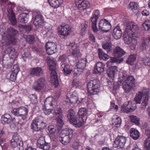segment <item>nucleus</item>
<instances>
[{
  "label": "nucleus",
  "mask_w": 150,
  "mask_h": 150,
  "mask_svg": "<svg viewBox=\"0 0 150 150\" xmlns=\"http://www.w3.org/2000/svg\"><path fill=\"white\" fill-rule=\"evenodd\" d=\"M117 60V59L114 57H111L110 59L107 62V64H111L112 63L115 62Z\"/></svg>",
  "instance_id": "obj_62"
},
{
  "label": "nucleus",
  "mask_w": 150,
  "mask_h": 150,
  "mask_svg": "<svg viewBox=\"0 0 150 150\" xmlns=\"http://www.w3.org/2000/svg\"><path fill=\"white\" fill-rule=\"evenodd\" d=\"M118 71L117 67L116 66H112L109 68L107 71V74L108 77L113 80L115 76Z\"/></svg>",
  "instance_id": "obj_25"
},
{
  "label": "nucleus",
  "mask_w": 150,
  "mask_h": 150,
  "mask_svg": "<svg viewBox=\"0 0 150 150\" xmlns=\"http://www.w3.org/2000/svg\"><path fill=\"white\" fill-rule=\"evenodd\" d=\"M33 17L35 16L33 24L37 28L41 27L44 23L43 17L40 11H34L33 13Z\"/></svg>",
  "instance_id": "obj_10"
},
{
  "label": "nucleus",
  "mask_w": 150,
  "mask_h": 150,
  "mask_svg": "<svg viewBox=\"0 0 150 150\" xmlns=\"http://www.w3.org/2000/svg\"><path fill=\"white\" fill-rule=\"evenodd\" d=\"M70 52H71L72 55L76 57L80 55V50L78 45L74 43H70L68 46Z\"/></svg>",
  "instance_id": "obj_23"
},
{
  "label": "nucleus",
  "mask_w": 150,
  "mask_h": 150,
  "mask_svg": "<svg viewBox=\"0 0 150 150\" xmlns=\"http://www.w3.org/2000/svg\"><path fill=\"white\" fill-rule=\"evenodd\" d=\"M19 69L18 65L17 64H15L13 66L12 71L17 74L18 71H19Z\"/></svg>",
  "instance_id": "obj_61"
},
{
  "label": "nucleus",
  "mask_w": 150,
  "mask_h": 150,
  "mask_svg": "<svg viewBox=\"0 0 150 150\" xmlns=\"http://www.w3.org/2000/svg\"><path fill=\"white\" fill-rule=\"evenodd\" d=\"M45 46L46 52L49 55L52 54L56 52L57 47L54 42H46Z\"/></svg>",
  "instance_id": "obj_22"
},
{
  "label": "nucleus",
  "mask_w": 150,
  "mask_h": 150,
  "mask_svg": "<svg viewBox=\"0 0 150 150\" xmlns=\"http://www.w3.org/2000/svg\"><path fill=\"white\" fill-rule=\"evenodd\" d=\"M45 81V80L44 79L39 78L33 83L32 87L34 89L38 91H44L46 88Z\"/></svg>",
  "instance_id": "obj_15"
},
{
  "label": "nucleus",
  "mask_w": 150,
  "mask_h": 150,
  "mask_svg": "<svg viewBox=\"0 0 150 150\" xmlns=\"http://www.w3.org/2000/svg\"><path fill=\"white\" fill-rule=\"evenodd\" d=\"M73 150H80L82 148L81 144L78 142H74L71 146Z\"/></svg>",
  "instance_id": "obj_46"
},
{
  "label": "nucleus",
  "mask_w": 150,
  "mask_h": 150,
  "mask_svg": "<svg viewBox=\"0 0 150 150\" xmlns=\"http://www.w3.org/2000/svg\"><path fill=\"white\" fill-rule=\"evenodd\" d=\"M42 117L39 116L33 120L31 126V128L35 131H38L44 128L46 124L42 120Z\"/></svg>",
  "instance_id": "obj_9"
},
{
  "label": "nucleus",
  "mask_w": 150,
  "mask_h": 150,
  "mask_svg": "<svg viewBox=\"0 0 150 150\" xmlns=\"http://www.w3.org/2000/svg\"><path fill=\"white\" fill-rule=\"evenodd\" d=\"M87 59L83 58L79 59L76 64V68L74 71V76H78L83 71L86 67Z\"/></svg>",
  "instance_id": "obj_12"
},
{
  "label": "nucleus",
  "mask_w": 150,
  "mask_h": 150,
  "mask_svg": "<svg viewBox=\"0 0 150 150\" xmlns=\"http://www.w3.org/2000/svg\"><path fill=\"white\" fill-rule=\"evenodd\" d=\"M136 60V57L134 55L130 56L127 61V62L129 64L132 65L133 62Z\"/></svg>",
  "instance_id": "obj_54"
},
{
  "label": "nucleus",
  "mask_w": 150,
  "mask_h": 150,
  "mask_svg": "<svg viewBox=\"0 0 150 150\" xmlns=\"http://www.w3.org/2000/svg\"><path fill=\"white\" fill-rule=\"evenodd\" d=\"M45 31L46 32L45 33V36L47 37H51L53 33V31L52 30V27L50 26H47L45 27Z\"/></svg>",
  "instance_id": "obj_45"
},
{
  "label": "nucleus",
  "mask_w": 150,
  "mask_h": 150,
  "mask_svg": "<svg viewBox=\"0 0 150 150\" xmlns=\"http://www.w3.org/2000/svg\"><path fill=\"white\" fill-rule=\"evenodd\" d=\"M48 130L49 131V134L50 137L55 138L58 136V130H57L56 127L53 125L50 126L48 127Z\"/></svg>",
  "instance_id": "obj_31"
},
{
  "label": "nucleus",
  "mask_w": 150,
  "mask_h": 150,
  "mask_svg": "<svg viewBox=\"0 0 150 150\" xmlns=\"http://www.w3.org/2000/svg\"><path fill=\"white\" fill-rule=\"evenodd\" d=\"M75 4L78 9L82 11H84L90 8V4L89 1L86 0H76Z\"/></svg>",
  "instance_id": "obj_19"
},
{
  "label": "nucleus",
  "mask_w": 150,
  "mask_h": 150,
  "mask_svg": "<svg viewBox=\"0 0 150 150\" xmlns=\"http://www.w3.org/2000/svg\"><path fill=\"white\" fill-rule=\"evenodd\" d=\"M121 118L117 115H114L112 118V122L113 125L115 127H118L120 126L121 123Z\"/></svg>",
  "instance_id": "obj_35"
},
{
  "label": "nucleus",
  "mask_w": 150,
  "mask_h": 150,
  "mask_svg": "<svg viewBox=\"0 0 150 150\" xmlns=\"http://www.w3.org/2000/svg\"><path fill=\"white\" fill-rule=\"evenodd\" d=\"M29 14L28 13L24 12L21 13L18 16V19L19 21L23 23H26L28 20Z\"/></svg>",
  "instance_id": "obj_33"
},
{
  "label": "nucleus",
  "mask_w": 150,
  "mask_h": 150,
  "mask_svg": "<svg viewBox=\"0 0 150 150\" xmlns=\"http://www.w3.org/2000/svg\"><path fill=\"white\" fill-rule=\"evenodd\" d=\"M42 69L40 67H37L32 68L30 69L29 74L31 76H39L43 74Z\"/></svg>",
  "instance_id": "obj_27"
},
{
  "label": "nucleus",
  "mask_w": 150,
  "mask_h": 150,
  "mask_svg": "<svg viewBox=\"0 0 150 150\" xmlns=\"http://www.w3.org/2000/svg\"><path fill=\"white\" fill-rule=\"evenodd\" d=\"M133 103L132 101H130L124 103L121 106V111L127 113L133 112L136 108V105Z\"/></svg>",
  "instance_id": "obj_16"
},
{
  "label": "nucleus",
  "mask_w": 150,
  "mask_h": 150,
  "mask_svg": "<svg viewBox=\"0 0 150 150\" xmlns=\"http://www.w3.org/2000/svg\"><path fill=\"white\" fill-rule=\"evenodd\" d=\"M72 137L68 135H66L60 134L59 140L63 144L67 145L69 142L70 139Z\"/></svg>",
  "instance_id": "obj_36"
},
{
  "label": "nucleus",
  "mask_w": 150,
  "mask_h": 150,
  "mask_svg": "<svg viewBox=\"0 0 150 150\" xmlns=\"http://www.w3.org/2000/svg\"><path fill=\"white\" fill-rule=\"evenodd\" d=\"M131 121L133 123H134L137 125H140L139 119L136 116L131 115L129 116Z\"/></svg>",
  "instance_id": "obj_47"
},
{
  "label": "nucleus",
  "mask_w": 150,
  "mask_h": 150,
  "mask_svg": "<svg viewBox=\"0 0 150 150\" xmlns=\"http://www.w3.org/2000/svg\"><path fill=\"white\" fill-rule=\"evenodd\" d=\"M50 6L54 8H57L62 3V0H48Z\"/></svg>",
  "instance_id": "obj_39"
},
{
  "label": "nucleus",
  "mask_w": 150,
  "mask_h": 150,
  "mask_svg": "<svg viewBox=\"0 0 150 150\" xmlns=\"http://www.w3.org/2000/svg\"><path fill=\"white\" fill-rule=\"evenodd\" d=\"M100 16L99 11L98 10H96L92 13V16L91 18L92 28L94 32H96L98 30L97 27V22L98 17Z\"/></svg>",
  "instance_id": "obj_18"
},
{
  "label": "nucleus",
  "mask_w": 150,
  "mask_h": 150,
  "mask_svg": "<svg viewBox=\"0 0 150 150\" xmlns=\"http://www.w3.org/2000/svg\"><path fill=\"white\" fill-rule=\"evenodd\" d=\"M72 28L69 25L66 24L60 25L57 28V31L59 35L67 36L69 35L71 31Z\"/></svg>",
  "instance_id": "obj_14"
},
{
  "label": "nucleus",
  "mask_w": 150,
  "mask_h": 150,
  "mask_svg": "<svg viewBox=\"0 0 150 150\" xmlns=\"http://www.w3.org/2000/svg\"><path fill=\"white\" fill-rule=\"evenodd\" d=\"M126 141L125 137L122 135H118L114 142L113 146L115 148H122L125 145Z\"/></svg>",
  "instance_id": "obj_20"
},
{
  "label": "nucleus",
  "mask_w": 150,
  "mask_h": 150,
  "mask_svg": "<svg viewBox=\"0 0 150 150\" xmlns=\"http://www.w3.org/2000/svg\"><path fill=\"white\" fill-rule=\"evenodd\" d=\"M59 60L61 62V64H67V56L65 55H63L61 56L59 58Z\"/></svg>",
  "instance_id": "obj_53"
},
{
  "label": "nucleus",
  "mask_w": 150,
  "mask_h": 150,
  "mask_svg": "<svg viewBox=\"0 0 150 150\" xmlns=\"http://www.w3.org/2000/svg\"><path fill=\"white\" fill-rule=\"evenodd\" d=\"M57 100L53 98L52 97H49L46 98L45 101V107H48V106H52L54 107L57 105Z\"/></svg>",
  "instance_id": "obj_26"
},
{
  "label": "nucleus",
  "mask_w": 150,
  "mask_h": 150,
  "mask_svg": "<svg viewBox=\"0 0 150 150\" xmlns=\"http://www.w3.org/2000/svg\"><path fill=\"white\" fill-rule=\"evenodd\" d=\"M132 150H141L136 143L134 144Z\"/></svg>",
  "instance_id": "obj_64"
},
{
  "label": "nucleus",
  "mask_w": 150,
  "mask_h": 150,
  "mask_svg": "<svg viewBox=\"0 0 150 150\" xmlns=\"http://www.w3.org/2000/svg\"><path fill=\"white\" fill-rule=\"evenodd\" d=\"M82 117H80L79 119H77L76 117H75L74 120H72L71 122H73L77 127H81L83 124L84 121L82 120Z\"/></svg>",
  "instance_id": "obj_41"
},
{
  "label": "nucleus",
  "mask_w": 150,
  "mask_h": 150,
  "mask_svg": "<svg viewBox=\"0 0 150 150\" xmlns=\"http://www.w3.org/2000/svg\"><path fill=\"white\" fill-rule=\"evenodd\" d=\"M125 53V52L122 49L117 47L115 49L113 54L116 58H119L123 55Z\"/></svg>",
  "instance_id": "obj_32"
},
{
  "label": "nucleus",
  "mask_w": 150,
  "mask_h": 150,
  "mask_svg": "<svg viewBox=\"0 0 150 150\" xmlns=\"http://www.w3.org/2000/svg\"><path fill=\"white\" fill-rule=\"evenodd\" d=\"M17 74L12 71V73L10 74V79L11 81H14L16 79Z\"/></svg>",
  "instance_id": "obj_59"
},
{
  "label": "nucleus",
  "mask_w": 150,
  "mask_h": 150,
  "mask_svg": "<svg viewBox=\"0 0 150 150\" xmlns=\"http://www.w3.org/2000/svg\"><path fill=\"white\" fill-rule=\"evenodd\" d=\"M88 23L87 21H85L81 23L79 26V30L81 35H84L86 33Z\"/></svg>",
  "instance_id": "obj_34"
},
{
  "label": "nucleus",
  "mask_w": 150,
  "mask_h": 150,
  "mask_svg": "<svg viewBox=\"0 0 150 150\" xmlns=\"http://www.w3.org/2000/svg\"><path fill=\"white\" fill-rule=\"evenodd\" d=\"M75 115V112L72 109H70L69 110V113L67 115V117L70 122L72 120L75 121V120H74L76 117Z\"/></svg>",
  "instance_id": "obj_44"
},
{
  "label": "nucleus",
  "mask_w": 150,
  "mask_h": 150,
  "mask_svg": "<svg viewBox=\"0 0 150 150\" xmlns=\"http://www.w3.org/2000/svg\"><path fill=\"white\" fill-rule=\"evenodd\" d=\"M18 27L20 30L22 29V30H25L27 33H29L31 30V28L30 26L28 25H19Z\"/></svg>",
  "instance_id": "obj_52"
},
{
  "label": "nucleus",
  "mask_w": 150,
  "mask_h": 150,
  "mask_svg": "<svg viewBox=\"0 0 150 150\" xmlns=\"http://www.w3.org/2000/svg\"><path fill=\"white\" fill-rule=\"evenodd\" d=\"M13 3L9 2L5 6L4 9L7 10L6 14L12 25H14L16 23V20L13 9L15 6Z\"/></svg>",
  "instance_id": "obj_8"
},
{
  "label": "nucleus",
  "mask_w": 150,
  "mask_h": 150,
  "mask_svg": "<svg viewBox=\"0 0 150 150\" xmlns=\"http://www.w3.org/2000/svg\"><path fill=\"white\" fill-rule=\"evenodd\" d=\"M45 113L47 115H50L52 112L55 118L57 120L56 126H57L59 129H60L63 126L64 123L62 120V112L60 108H57L54 110H52L49 109L45 108H43Z\"/></svg>",
  "instance_id": "obj_4"
},
{
  "label": "nucleus",
  "mask_w": 150,
  "mask_h": 150,
  "mask_svg": "<svg viewBox=\"0 0 150 150\" xmlns=\"http://www.w3.org/2000/svg\"><path fill=\"white\" fill-rule=\"evenodd\" d=\"M150 94L149 88L143 87L140 91L136 94L134 100L137 103L140 104L142 99L141 107L142 110L145 109L148 105L149 95Z\"/></svg>",
  "instance_id": "obj_3"
},
{
  "label": "nucleus",
  "mask_w": 150,
  "mask_h": 150,
  "mask_svg": "<svg viewBox=\"0 0 150 150\" xmlns=\"http://www.w3.org/2000/svg\"><path fill=\"white\" fill-rule=\"evenodd\" d=\"M98 51L99 56L100 59H103L106 61L109 58V56L107 54L105 53L102 50L99 49Z\"/></svg>",
  "instance_id": "obj_42"
},
{
  "label": "nucleus",
  "mask_w": 150,
  "mask_h": 150,
  "mask_svg": "<svg viewBox=\"0 0 150 150\" xmlns=\"http://www.w3.org/2000/svg\"><path fill=\"white\" fill-rule=\"evenodd\" d=\"M111 28L110 23L106 19H103L100 21L99 24V29L101 31L107 32Z\"/></svg>",
  "instance_id": "obj_21"
},
{
  "label": "nucleus",
  "mask_w": 150,
  "mask_h": 150,
  "mask_svg": "<svg viewBox=\"0 0 150 150\" xmlns=\"http://www.w3.org/2000/svg\"><path fill=\"white\" fill-rule=\"evenodd\" d=\"M50 70L51 71V83L55 85V87H57L59 85V82L55 70L57 67V61L54 59H52L49 60Z\"/></svg>",
  "instance_id": "obj_5"
},
{
  "label": "nucleus",
  "mask_w": 150,
  "mask_h": 150,
  "mask_svg": "<svg viewBox=\"0 0 150 150\" xmlns=\"http://www.w3.org/2000/svg\"><path fill=\"white\" fill-rule=\"evenodd\" d=\"M105 64L100 62H97L93 70V73L99 74L103 72L104 71Z\"/></svg>",
  "instance_id": "obj_28"
},
{
  "label": "nucleus",
  "mask_w": 150,
  "mask_h": 150,
  "mask_svg": "<svg viewBox=\"0 0 150 150\" xmlns=\"http://www.w3.org/2000/svg\"><path fill=\"white\" fill-rule=\"evenodd\" d=\"M142 61L144 65L148 66L150 65V58L146 57L142 59Z\"/></svg>",
  "instance_id": "obj_58"
},
{
  "label": "nucleus",
  "mask_w": 150,
  "mask_h": 150,
  "mask_svg": "<svg viewBox=\"0 0 150 150\" xmlns=\"http://www.w3.org/2000/svg\"><path fill=\"white\" fill-rule=\"evenodd\" d=\"M2 39L0 42V46L3 47L11 42L15 44L16 42V35L18 31L11 27L6 28L4 27L0 30Z\"/></svg>",
  "instance_id": "obj_2"
},
{
  "label": "nucleus",
  "mask_w": 150,
  "mask_h": 150,
  "mask_svg": "<svg viewBox=\"0 0 150 150\" xmlns=\"http://www.w3.org/2000/svg\"><path fill=\"white\" fill-rule=\"evenodd\" d=\"M11 112L15 116L21 117L22 119L25 120L27 118L28 110L25 107H21L13 109Z\"/></svg>",
  "instance_id": "obj_13"
},
{
  "label": "nucleus",
  "mask_w": 150,
  "mask_h": 150,
  "mask_svg": "<svg viewBox=\"0 0 150 150\" xmlns=\"http://www.w3.org/2000/svg\"><path fill=\"white\" fill-rule=\"evenodd\" d=\"M83 99L82 98L80 100L79 99L77 92L74 91L72 93H68L67 94V98L65 100L66 103L68 105H69L71 107L76 104H79L81 103L82 100Z\"/></svg>",
  "instance_id": "obj_7"
},
{
  "label": "nucleus",
  "mask_w": 150,
  "mask_h": 150,
  "mask_svg": "<svg viewBox=\"0 0 150 150\" xmlns=\"http://www.w3.org/2000/svg\"><path fill=\"white\" fill-rule=\"evenodd\" d=\"M87 113L86 109L84 108H80L78 112L79 115L82 118L86 115Z\"/></svg>",
  "instance_id": "obj_51"
},
{
  "label": "nucleus",
  "mask_w": 150,
  "mask_h": 150,
  "mask_svg": "<svg viewBox=\"0 0 150 150\" xmlns=\"http://www.w3.org/2000/svg\"><path fill=\"white\" fill-rule=\"evenodd\" d=\"M139 27L134 22L128 21L126 23V28L124 33L126 37L124 35V40L125 43L129 45V47L132 50L135 49L137 41L134 38L135 36V33H138Z\"/></svg>",
  "instance_id": "obj_1"
},
{
  "label": "nucleus",
  "mask_w": 150,
  "mask_h": 150,
  "mask_svg": "<svg viewBox=\"0 0 150 150\" xmlns=\"http://www.w3.org/2000/svg\"><path fill=\"white\" fill-rule=\"evenodd\" d=\"M111 108L114 109L115 110L117 111L118 109V106L117 105H115V104L112 102L111 103Z\"/></svg>",
  "instance_id": "obj_63"
},
{
  "label": "nucleus",
  "mask_w": 150,
  "mask_h": 150,
  "mask_svg": "<svg viewBox=\"0 0 150 150\" xmlns=\"http://www.w3.org/2000/svg\"><path fill=\"white\" fill-rule=\"evenodd\" d=\"M62 71L64 74L67 75H70L72 71V66L68 64H61Z\"/></svg>",
  "instance_id": "obj_30"
},
{
  "label": "nucleus",
  "mask_w": 150,
  "mask_h": 150,
  "mask_svg": "<svg viewBox=\"0 0 150 150\" xmlns=\"http://www.w3.org/2000/svg\"><path fill=\"white\" fill-rule=\"evenodd\" d=\"M1 122L3 123L9 124L15 122V118H12L9 114H6L2 115L1 117Z\"/></svg>",
  "instance_id": "obj_29"
},
{
  "label": "nucleus",
  "mask_w": 150,
  "mask_h": 150,
  "mask_svg": "<svg viewBox=\"0 0 150 150\" xmlns=\"http://www.w3.org/2000/svg\"><path fill=\"white\" fill-rule=\"evenodd\" d=\"M102 46L103 48L108 52L111 50L112 45L110 42H106L103 44Z\"/></svg>",
  "instance_id": "obj_49"
},
{
  "label": "nucleus",
  "mask_w": 150,
  "mask_h": 150,
  "mask_svg": "<svg viewBox=\"0 0 150 150\" xmlns=\"http://www.w3.org/2000/svg\"><path fill=\"white\" fill-rule=\"evenodd\" d=\"M73 133V131L71 128H67L62 130L60 134L66 135H68L72 137Z\"/></svg>",
  "instance_id": "obj_43"
},
{
  "label": "nucleus",
  "mask_w": 150,
  "mask_h": 150,
  "mask_svg": "<svg viewBox=\"0 0 150 150\" xmlns=\"http://www.w3.org/2000/svg\"><path fill=\"white\" fill-rule=\"evenodd\" d=\"M135 79L133 76H129L123 82L122 87L125 92H129L134 86Z\"/></svg>",
  "instance_id": "obj_11"
},
{
  "label": "nucleus",
  "mask_w": 150,
  "mask_h": 150,
  "mask_svg": "<svg viewBox=\"0 0 150 150\" xmlns=\"http://www.w3.org/2000/svg\"><path fill=\"white\" fill-rule=\"evenodd\" d=\"M100 87L99 80L94 79L90 81L87 84L88 91L89 95L97 94L99 92Z\"/></svg>",
  "instance_id": "obj_6"
},
{
  "label": "nucleus",
  "mask_w": 150,
  "mask_h": 150,
  "mask_svg": "<svg viewBox=\"0 0 150 150\" xmlns=\"http://www.w3.org/2000/svg\"><path fill=\"white\" fill-rule=\"evenodd\" d=\"M127 72L125 70H121L119 73V76L120 78H122L124 81L127 78Z\"/></svg>",
  "instance_id": "obj_48"
},
{
  "label": "nucleus",
  "mask_w": 150,
  "mask_h": 150,
  "mask_svg": "<svg viewBox=\"0 0 150 150\" xmlns=\"http://www.w3.org/2000/svg\"><path fill=\"white\" fill-rule=\"evenodd\" d=\"M26 40L29 44H32L34 40V38L33 35H29L26 36Z\"/></svg>",
  "instance_id": "obj_56"
},
{
  "label": "nucleus",
  "mask_w": 150,
  "mask_h": 150,
  "mask_svg": "<svg viewBox=\"0 0 150 150\" xmlns=\"http://www.w3.org/2000/svg\"><path fill=\"white\" fill-rule=\"evenodd\" d=\"M149 42L147 41V39L146 38H143L142 39V42L140 45V48L142 50H146L149 47Z\"/></svg>",
  "instance_id": "obj_40"
},
{
  "label": "nucleus",
  "mask_w": 150,
  "mask_h": 150,
  "mask_svg": "<svg viewBox=\"0 0 150 150\" xmlns=\"http://www.w3.org/2000/svg\"><path fill=\"white\" fill-rule=\"evenodd\" d=\"M38 146L44 150H49L50 147V143L46 142L44 137H41L38 139Z\"/></svg>",
  "instance_id": "obj_24"
},
{
  "label": "nucleus",
  "mask_w": 150,
  "mask_h": 150,
  "mask_svg": "<svg viewBox=\"0 0 150 150\" xmlns=\"http://www.w3.org/2000/svg\"><path fill=\"white\" fill-rule=\"evenodd\" d=\"M7 53L11 55H13L14 54V49L11 47H9L6 49Z\"/></svg>",
  "instance_id": "obj_60"
},
{
  "label": "nucleus",
  "mask_w": 150,
  "mask_h": 150,
  "mask_svg": "<svg viewBox=\"0 0 150 150\" xmlns=\"http://www.w3.org/2000/svg\"><path fill=\"white\" fill-rule=\"evenodd\" d=\"M144 146L148 149H150V137L148 136V137L145 140L144 143Z\"/></svg>",
  "instance_id": "obj_57"
},
{
  "label": "nucleus",
  "mask_w": 150,
  "mask_h": 150,
  "mask_svg": "<svg viewBox=\"0 0 150 150\" xmlns=\"http://www.w3.org/2000/svg\"><path fill=\"white\" fill-rule=\"evenodd\" d=\"M130 136L134 139L136 140L138 139L140 136V134L138 131L134 129H130Z\"/></svg>",
  "instance_id": "obj_38"
},
{
  "label": "nucleus",
  "mask_w": 150,
  "mask_h": 150,
  "mask_svg": "<svg viewBox=\"0 0 150 150\" xmlns=\"http://www.w3.org/2000/svg\"><path fill=\"white\" fill-rule=\"evenodd\" d=\"M144 29L145 30H148L150 28V21H147L142 24Z\"/></svg>",
  "instance_id": "obj_55"
},
{
  "label": "nucleus",
  "mask_w": 150,
  "mask_h": 150,
  "mask_svg": "<svg viewBox=\"0 0 150 150\" xmlns=\"http://www.w3.org/2000/svg\"><path fill=\"white\" fill-rule=\"evenodd\" d=\"M122 35L121 29L119 27L115 28L114 30L113 35L114 38L116 39L120 38Z\"/></svg>",
  "instance_id": "obj_37"
},
{
  "label": "nucleus",
  "mask_w": 150,
  "mask_h": 150,
  "mask_svg": "<svg viewBox=\"0 0 150 150\" xmlns=\"http://www.w3.org/2000/svg\"><path fill=\"white\" fill-rule=\"evenodd\" d=\"M11 146L13 147H18L19 150H23V143L18 134H14L11 141Z\"/></svg>",
  "instance_id": "obj_17"
},
{
  "label": "nucleus",
  "mask_w": 150,
  "mask_h": 150,
  "mask_svg": "<svg viewBox=\"0 0 150 150\" xmlns=\"http://www.w3.org/2000/svg\"><path fill=\"white\" fill-rule=\"evenodd\" d=\"M138 4L137 3L134 2H131L128 5V8L130 10H136L137 9Z\"/></svg>",
  "instance_id": "obj_50"
}]
</instances>
